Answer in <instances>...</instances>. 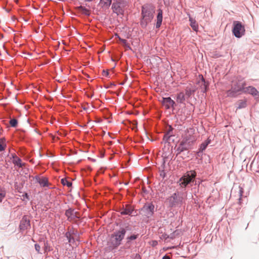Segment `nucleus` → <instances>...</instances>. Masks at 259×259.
Wrapping results in <instances>:
<instances>
[{
    "mask_svg": "<svg viewBox=\"0 0 259 259\" xmlns=\"http://www.w3.org/2000/svg\"><path fill=\"white\" fill-rule=\"evenodd\" d=\"M196 140L195 129L188 128L182 136V140L177 149L178 154L191 149Z\"/></svg>",
    "mask_w": 259,
    "mask_h": 259,
    "instance_id": "f257e3e1",
    "label": "nucleus"
},
{
    "mask_svg": "<svg viewBox=\"0 0 259 259\" xmlns=\"http://www.w3.org/2000/svg\"><path fill=\"white\" fill-rule=\"evenodd\" d=\"M154 13L155 9L152 6L145 5L142 7V18L140 22L142 27H146L148 24L153 19Z\"/></svg>",
    "mask_w": 259,
    "mask_h": 259,
    "instance_id": "f03ea898",
    "label": "nucleus"
},
{
    "mask_svg": "<svg viewBox=\"0 0 259 259\" xmlns=\"http://www.w3.org/2000/svg\"><path fill=\"white\" fill-rule=\"evenodd\" d=\"M126 230H130L128 226L126 227L125 229H120L111 236L110 239V243L111 244V247L115 248L120 244L121 240L124 238Z\"/></svg>",
    "mask_w": 259,
    "mask_h": 259,
    "instance_id": "7ed1b4c3",
    "label": "nucleus"
},
{
    "mask_svg": "<svg viewBox=\"0 0 259 259\" xmlns=\"http://www.w3.org/2000/svg\"><path fill=\"white\" fill-rule=\"evenodd\" d=\"M245 85L246 83L245 81H239L236 84H234L231 90L227 92V96L232 97H235L238 92L240 91L244 92Z\"/></svg>",
    "mask_w": 259,
    "mask_h": 259,
    "instance_id": "20e7f679",
    "label": "nucleus"
},
{
    "mask_svg": "<svg viewBox=\"0 0 259 259\" xmlns=\"http://www.w3.org/2000/svg\"><path fill=\"white\" fill-rule=\"evenodd\" d=\"M169 205L171 207L181 204L183 198L179 193H174L168 199Z\"/></svg>",
    "mask_w": 259,
    "mask_h": 259,
    "instance_id": "39448f33",
    "label": "nucleus"
},
{
    "mask_svg": "<svg viewBox=\"0 0 259 259\" xmlns=\"http://www.w3.org/2000/svg\"><path fill=\"white\" fill-rule=\"evenodd\" d=\"M233 25L234 27L233 29V32L236 37L239 38L244 35L245 28L241 22L239 21H234Z\"/></svg>",
    "mask_w": 259,
    "mask_h": 259,
    "instance_id": "423d86ee",
    "label": "nucleus"
},
{
    "mask_svg": "<svg viewBox=\"0 0 259 259\" xmlns=\"http://www.w3.org/2000/svg\"><path fill=\"white\" fill-rule=\"evenodd\" d=\"M154 205L152 203H149L145 204L143 208L142 211L146 215L148 218L152 216L154 212Z\"/></svg>",
    "mask_w": 259,
    "mask_h": 259,
    "instance_id": "0eeeda50",
    "label": "nucleus"
},
{
    "mask_svg": "<svg viewBox=\"0 0 259 259\" xmlns=\"http://www.w3.org/2000/svg\"><path fill=\"white\" fill-rule=\"evenodd\" d=\"M161 102L166 109H169L175 104V102L170 97L162 98Z\"/></svg>",
    "mask_w": 259,
    "mask_h": 259,
    "instance_id": "6e6552de",
    "label": "nucleus"
},
{
    "mask_svg": "<svg viewBox=\"0 0 259 259\" xmlns=\"http://www.w3.org/2000/svg\"><path fill=\"white\" fill-rule=\"evenodd\" d=\"M112 9L113 12L117 15L122 14L123 12L119 2H114L112 5Z\"/></svg>",
    "mask_w": 259,
    "mask_h": 259,
    "instance_id": "1a4fd4ad",
    "label": "nucleus"
},
{
    "mask_svg": "<svg viewBox=\"0 0 259 259\" xmlns=\"http://www.w3.org/2000/svg\"><path fill=\"white\" fill-rule=\"evenodd\" d=\"M243 92L245 93L251 94L253 96H256L258 95V92L255 88L252 86H249L248 87L245 88Z\"/></svg>",
    "mask_w": 259,
    "mask_h": 259,
    "instance_id": "9d476101",
    "label": "nucleus"
},
{
    "mask_svg": "<svg viewBox=\"0 0 259 259\" xmlns=\"http://www.w3.org/2000/svg\"><path fill=\"white\" fill-rule=\"evenodd\" d=\"M35 180L42 187H46L49 185L48 180L46 177L37 176L35 177Z\"/></svg>",
    "mask_w": 259,
    "mask_h": 259,
    "instance_id": "9b49d317",
    "label": "nucleus"
},
{
    "mask_svg": "<svg viewBox=\"0 0 259 259\" xmlns=\"http://www.w3.org/2000/svg\"><path fill=\"white\" fill-rule=\"evenodd\" d=\"M134 211V208L130 205H126L124 208H123L120 213L122 215H132Z\"/></svg>",
    "mask_w": 259,
    "mask_h": 259,
    "instance_id": "f8f14e48",
    "label": "nucleus"
},
{
    "mask_svg": "<svg viewBox=\"0 0 259 259\" xmlns=\"http://www.w3.org/2000/svg\"><path fill=\"white\" fill-rule=\"evenodd\" d=\"M30 226V221L28 220L26 217L23 218L22 220L20 222L19 226L21 230H25L27 229Z\"/></svg>",
    "mask_w": 259,
    "mask_h": 259,
    "instance_id": "ddd939ff",
    "label": "nucleus"
},
{
    "mask_svg": "<svg viewBox=\"0 0 259 259\" xmlns=\"http://www.w3.org/2000/svg\"><path fill=\"white\" fill-rule=\"evenodd\" d=\"M180 185L181 187H185L190 183L191 181L189 176H185L180 179Z\"/></svg>",
    "mask_w": 259,
    "mask_h": 259,
    "instance_id": "4468645a",
    "label": "nucleus"
},
{
    "mask_svg": "<svg viewBox=\"0 0 259 259\" xmlns=\"http://www.w3.org/2000/svg\"><path fill=\"white\" fill-rule=\"evenodd\" d=\"M162 21V11L161 9L158 10V14L157 16V22L156 24V28H159Z\"/></svg>",
    "mask_w": 259,
    "mask_h": 259,
    "instance_id": "2eb2a0df",
    "label": "nucleus"
},
{
    "mask_svg": "<svg viewBox=\"0 0 259 259\" xmlns=\"http://www.w3.org/2000/svg\"><path fill=\"white\" fill-rule=\"evenodd\" d=\"M112 0H100V5L102 8L108 9L111 4Z\"/></svg>",
    "mask_w": 259,
    "mask_h": 259,
    "instance_id": "dca6fc26",
    "label": "nucleus"
},
{
    "mask_svg": "<svg viewBox=\"0 0 259 259\" xmlns=\"http://www.w3.org/2000/svg\"><path fill=\"white\" fill-rule=\"evenodd\" d=\"M42 247L44 248V249L45 250H46L47 249V246H46V243L45 242H39V244H35V249L36 250V251L38 252V253H41L40 252V248H41V246H42Z\"/></svg>",
    "mask_w": 259,
    "mask_h": 259,
    "instance_id": "f3484780",
    "label": "nucleus"
},
{
    "mask_svg": "<svg viewBox=\"0 0 259 259\" xmlns=\"http://www.w3.org/2000/svg\"><path fill=\"white\" fill-rule=\"evenodd\" d=\"M76 9L82 14H84L85 15H90V11L87 8L82 6H79L76 8Z\"/></svg>",
    "mask_w": 259,
    "mask_h": 259,
    "instance_id": "a211bd4d",
    "label": "nucleus"
},
{
    "mask_svg": "<svg viewBox=\"0 0 259 259\" xmlns=\"http://www.w3.org/2000/svg\"><path fill=\"white\" fill-rule=\"evenodd\" d=\"M185 100V95L183 92H180L177 95V102L183 103Z\"/></svg>",
    "mask_w": 259,
    "mask_h": 259,
    "instance_id": "6ab92c4d",
    "label": "nucleus"
},
{
    "mask_svg": "<svg viewBox=\"0 0 259 259\" xmlns=\"http://www.w3.org/2000/svg\"><path fill=\"white\" fill-rule=\"evenodd\" d=\"M189 21L190 22V26L192 28V29L195 31H197L198 29V24L196 22L195 20H194L192 18L190 17Z\"/></svg>",
    "mask_w": 259,
    "mask_h": 259,
    "instance_id": "aec40b11",
    "label": "nucleus"
},
{
    "mask_svg": "<svg viewBox=\"0 0 259 259\" xmlns=\"http://www.w3.org/2000/svg\"><path fill=\"white\" fill-rule=\"evenodd\" d=\"M198 83L201 86L202 91L205 92L206 91L207 84L206 83V82L205 81L203 77H201V80L199 81Z\"/></svg>",
    "mask_w": 259,
    "mask_h": 259,
    "instance_id": "412c9836",
    "label": "nucleus"
},
{
    "mask_svg": "<svg viewBox=\"0 0 259 259\" xmlns=\"http://www.w3.org/2000/svg\"><path fill=\"white\" fill-rule=\"evenodd\" d=\"M210 141L207 140L204 142H203L199 148L198 152H203L207 147V145L209 144Z\"/></svg>",
    "mask_w": 259,
    "mask_h": 259,
    "instance_id": "4be33fe9",
    "label": "nucleus"
},
{
    "mask_svg": "<svg viewBox=\"0 0 259 259\" xmlns=\"http://www.w3.org/2000/svg\"><path fill=\"white\" fill-rule=\"evenodd\" d=\"M61 183L63 185H66L67 187H70L72 186V183L71 182L68 181L66 179H62L61 180Z\"/></svg>",
    "mask_w": 259,
    "mask_h": 259,
    "instance_id": "5701e85b",
    "label": "nucleus"
},
{
    "mask_svg": "<svg viewBox=\"0 0 259 259\" xmlns=\"http://www.w3.org/2000/svg\"><path fill=\"white\" fill-rule=\"evenodd\" d=\"M14 163L15 165L19 166L20 167H21L24 165L23 163H21V160L20 158H17L16 159L14 160Z\"/></svg>",
    "mask_w": 259,
    "mask_h": 259,
    "instance_id": "b1692460",
    "label": "nucleus"
},
{
    "mask_svg": "<svg viewBox=\"0 0 259 259\" xmlns=\"http://www.w3.org/2000/svg\"><path fill=\"white\" fill-rule=\"evenodd\" d=\"M246 106V102L245 101H240L238 103L237 109L245 108Z\"/></svg>",
    "mask_w": 259,
    "mask_h": 259,
    "instance_id": "393cba45",
    "label": "nucleus"
},
{
    "mask_svg": "<svg viewBox=\"0 0 259 259\" xmlns=\"http://www.w3.org/2000/svg\"><path fill=\"white\" fill-rule=\"evenodd\" d=\"M18 122L16 119H12L10 121V124L12 127H16L17 125Z\"/></svg>",
    "mask_w": 259,
    "mask_h": 259,
    "instance_id": "a878e982",
    "label": "nucleus"
},
{
    "mask_svg": "<svg viewBox=\"0 0 259 259\" xmlns=\"http://www.w3.org/2000/svg\"><path fill=\"white\" fill-rule=\"evenodd\" d=\"M6 196V192L5 191L0 190V202H2L4 198Z\"/></svg>",
    "mask_w": 259,
    "mask_h": 259,
    "instance_id": "bb28decb",
    "label": "nucleus"
},
{
    "mask_svg": "<svg viewBox=\"0 0 259 259\" xmlns=\"http://www.w3.org/2000/svg\"><path fill=\"white\" fill-rule=\"evenodd\" d=\"M138 237V235H133L127 238V240L128 241L133 240L136 239Z\"/></svg>",
    "mask_w": 259,
    "mask_h": 259,
    "instance_id": "cd10ccee",
    "label": "nucleus"
},
{
    "mask_svg": "<svg viewBox=\"0 0 259 259\" xmlns=\"http://www.w3.org/2000/svg\"><path fill=\"white\" fill-rule=\"evenodd\" d=\"M73 211L71 209L67 210L65 212L66 215L69 218L72 215Z\"/></svg>",
    "mask_w": 259,
    "mask_h": 259,
    "instance_id": "c85d7f7f",
    "label": "nucleus"
},
{
    "mask_svg": "<svg viewBox=\"0 0 259 259\" xmlns=\"http://www.w3.org/2000/svg\"><path fill=\"white\" fill-rule=\"evenodd\" d=\"M191 174H188L187 176H189L190 177V178L191 179V181H192V180L196 176V173L194 171H191Z\"/></svg>",
    "mask_w": 259,
    "mask_h": 259,
    "instance_id": "c756f323",
    "label": "nucleus"
},
{
    "mask_svg": "<svg viewBox=\"0 0 259 259\" xmlns=\"http://www.w3.org/2000/svg\"><path fill=\"white\" fill-rule=\"evenodd\" d=\"M192 92H193V91H191L190 89H187L186 90V95H187L188 97H190L191 96Z\"/></svg>",
    "mask_w": 259,
    "mask_h": 259,
    "instance_id": "7c9ffc66",
    "label": "nucleus"
},
{
    "mask_svg": "<svg viewBox=\"0 0 259 259\" xmlns=\"http://www.w3.org/2000/svg\"><path fill=\"white\" fill-rule=\"evenodd\" d=\"M5 149V146L3 144L0 143V151H3Z\"/></svg>",
    "mask_w": 259,
    "mask_h": 259,
    "instance_id": "2f4dec72",
    "label": "nucleus"
},
{
    "mask_svg": "<svg viewBox=\"0 0 259 259\" xmlns=\"http://www.w3.org/2000/svg\"><path fill=\"white\" fill-rule=\"evenodd\" d=\"M119 40H120V41L123 44H125L126 43V40L125 39H121L120 38H119Z\"/></svg>",
    "mask_w": 259,
    "mask_h": 259,
    "instance_id": "473e14b6",
    "label": "nucleus"
},
{
    "mask_svg": "<svg viewBox=\"0 0 259 259\" xmlns=\"http://www.w3.org/2000/svg\"><path fill=\"white\" fill-rule=\"evenodd\" d=\"M103 75L107 76L108 75V72L107 71L103 70Z\"/></svg>",
    "mask_w": 259,
    "mask_h": 259,
    "instance_id": "72a5a7b5",
    "label": "nucleus"
},
{
    "mask_svg": "<svg viewBox=\"0 0 259 259\" xmlns=\"http://www.w3.org/2000/svg\"><path fill=\"white\" fill-rule=\"evenodd\" d=\"M162 259H170V257L169 256H168V255H164L163 257H162Z\"/></svg>",
    "mask_w": 259,
    "mask_h": 259,
    "instance_id": "f704fd0d",
    "label": "nucleus"
},
{
    "mask_svg": "<svg viewBox=\"0 0 259 259\" xmlns=\"http://www.w3.org/2000/svg\"><path fill=\"white\" fill-rule=\"evenodd\" d=\"M242 192H243V191H242V189L241 188L240 190V195L241 196L242 194Z\"/></svg>",
    "mask_w": 259,
    "mask_h": 259,
    "instance_id": "c9c22d12",
    "label": "nucleus"
},
{
    "mask_svg": "<svg viewBox=\"0 0 259 259\" xmlns=\"http://www.w3.org/2000/svg\"><path fill=\"white\" fill-rule=\"evenodd\" d=\"M157 243V242H156V241H155V242H153V245H156Z\"/></svg>",
    "mask_w": 259,
    "mask_h": 259,
    "instance_id": "e433bc0d",
    "label": "nucleus"
},
{
    "mask_svg": "<svg viewBox=\"0 0 259 259\" xmlns=\"http://www.w3.org/2000/svg\"><path fill=\"white\" fill-rule=\"evenodd\" d=\"M84 1H86V2H92L93 0H84Z\"/></svg>",
    "mask_w": 259,
    "mask_h": 259,
    "instance_id": "4c0bfd02",
    "label": "nucleus"
}]
</instances>
